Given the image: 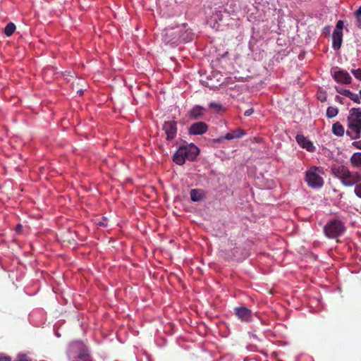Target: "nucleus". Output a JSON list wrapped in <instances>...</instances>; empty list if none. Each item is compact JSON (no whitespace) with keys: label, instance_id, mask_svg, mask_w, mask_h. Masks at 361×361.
Listing matches in <instances>:
<instances>
[{"label":"nucleus","instance_id":"f257e3e1","mask_svg":"<svg viewBox=\"0 0 361 361\" xmlns=\"http://www.w3.org/2000/svg\"><path fill=\"white\" fill-rule=\"evenodd\" d=\"M200 153L199 148L192 143L183 144L179 146L173 156V161L178 165L182 166L185 161H194Z\"/></svg>","mask_w":361,"mask_h":361},{"label":"nucleus","instance_id":"f03ea898","mask_svg":"<svg viewBox=\"0 0 361 361\" xmlns=\"http://www.w3.org/2000/svg\"><path fill=\"white\" fill-rule=\"evenodd\" d=\"M331 171L334 176L340 179L345 186H352L361 181V173L352 172L345 166L334 165L331 168Z\"/></svg>","mask_w":361,"mask_h":361},{"label":"nucleus","instance_id":"7ed1b4c3","mask_svg":"<svg viewBox=\"0 0 361 361\" xmlns=\"http://www.w3.org/2000/svg\"><path fill=\"white\" fill-rule=\"evenodd\" d=\"M348 130L346 135L352 140L361 137V108H352L347 117Z\"/></svg>","mask_w":361,"mask_h":361},{"label":"nucleus","instance_id":"20e7f679","mask_svg":"<svg viewBox=\"0 0 361 361\" xmlns=\"http://www.w3.org/2000/svg\"><path fill=\"white\" fill-rule=\"evenodd\" d=\"M66 354L69 360L73 361H81L90 357L89 350L87 346L81 341L71 342L67 348Z\"/></svg>","mask_w":361,"mask_h":361},{"label":"nucleus","instance_id":"39448f33","mask_svg":"<svg viewBox=\"0 0 361 361\" xmlns=\"http://www.w3.org/2000/svg\"><path fill=\"white\" fill-rule=\"evenodd\" d=\"M324 174V169L320 166H311L305 172V180L309 187L318 189L324 185V178L322 176Z\"/></svg>","mask_w":361,"mask_h":361},{"label":"nucleus","instance_id":"423d86ee","mask_svg":"<svg viewBox=\"0 0 361 361\" xmlns=\"http://www.w3.org/2000/svg\"><path fill=\"white\" fill-rule=\"evenodd\" d=\"M345 231V226L343 221L338 219L329 221L324 226V233L326 237L335 239L342 235Z\"/></svg>","mask_w":361,"mask_h":361},{"label":"nucleus","instance_id":"0eeeda50","mask_svg":"<svg viewBox=\"0 0 361 361\" xmlns=\"http://www.w3.org/2000/svg\"><path fill=\"white\" fill-rule=\"evenodd\" d=\"M180 29L178 26L165 28L162 32V40L166 44L172 47L177 46L180 43L179 32Z\"/></svg>","mask_w":361,"mask_h":361},{"label":"nucleus","instance_id":"6e6552de","mask_svg":"<svg viewBox=\"0 0 361 361\" xmlns=\"http://www.w3.org/2000/svg\"><path fill=\"white\" fill-rule=\"evenodd\" d=\"M331 75L338 83H341L343 85H348L351 83L352 78L346 71L336 68L331 71Z\"/></svg>","mask_w":361,"mask_h":361},{"label":"nucleus","instance_id":"1a4fd4ad","mask_svg":"<svg viewBox=\"0 0 361 361\" xmlns=\"http://www.w3.org/2000/svg\"><path fill=\"white\" fill-rule=\"evenodd\" d=\"M226 15V9L223 6H219L214 8V12L208 19V23L213 27L218 28L219 23L221 22L224 16Z\"/></svg>","mask_w":361,"mask_h":361},{"label":"nucleus","instance_id":"9d476101","mask_svg":"<svg viewBox=\"0 0 361 361\" xmlns=\"http://www.w3.org/2000/svg\"><path fill=\"white\" fill-rule=\"evenodd\" d=\"M167 140H173L177 135V123L175 121H165L163 125Z\"/></svg>","mask_w":361,"mask_h":361},{"label":"nucleus","instance_id":"9b49d317","mask_svg":"<svg viewBox=\"0 0 361 361\" xmlns=\"http://www.w3.org/2000/svg\"><path fill=\"white\" fill-rule=\"evenodd\" d=\"M235 315L243 322H250L252 320V311L246 307H238L234 308Z\"/></svg>","mask_w":361,"mask_h":361},{"label":"nucleus","instance_id":"f8f14e48","mask_svg":"<svg viewBox=\"0 0 361 361\" xmlns=\"http://www.w3.org/2000/svg\"><path fill=\"white\" fill-rule=\"evenodd\" d=\"M208 130V126L204 122H196L190 126L188 133L192 135H203Z\"/></svg>","mask_w":361,"mask_h":361},{"label":"nucleus","instance_id":"ddd939ff","mask_svg":"<svg viewBox=\"0 0 361 361\" xmlns=\"http://www.w3.org/2000/svg\"><path fill=\"white\" fill-rule=\"evenodd\" d=\"M296 141L298 144L302 148L305 149L308 152H313L315 150V147L313 145L312 142L309 140L306 137L303 135L298 134L296 135Z\"/></svg>","mask_w":361,"mask_h":361},{"label":"nucleus","instance_id":"4468645a","mask_svg":"<svg viewBox=\"0 0 361 361\" xmlns=\"http://www.w3.org/2000/svg\"><path fill=\"white\" fill-rule=\"evenodd\" d=\"M178 27L180 29L179 32L180 43L188 42L193 39L194 34L185 25H178Z\"/></svg>","mask_w":361,"mask_h":361},{"label":"nucleus","instance_id":"2eb2a0df","mask_svg":"<svg viewBox=\"0 0 361 361\" xmlns=\"http://www.w3.org/2000/svg\"><path fill=\"white\" fill-rule=\"evenodd\" d=\"M245 135V133L244 130H243L240 128H237V129H235V130H231V132L226 133L224 136H221L220 137L218 138L217 140L219 142H221L224 140H231L233 139H237V138L242 137Z\"/></svg>","mask_w":361,"mask_h":361},{"label":"nucleus","instance_id":"dca6fc26","mask_svg":"<svg viewBox=\"0 0 361 361\" xmlns=\"http://www.w3.org/2000/svg\"><path fill=\"white\" fill-rule=\"evenodd\" d=\"M206 111V109L200 105H195L188 112V115L190 118L194 120L200 119L204 112Z\"/></svg>","mask_w":361,"mask_h":361},{"label":"nucleus","instance_id":"f3484780","mask_svg":"<svg viewBox=\"0 0 361 361\" xmlns=\"http://www.w3.org/2000/svg\"><path fill=\"white\" fill-rule=\"evenodd\" d=\"M332 47L334 50H338L343 41V32H333L332 34Z\"/></svg>","mask_w":361,"mask_h":361},{"label":"nucleus","instance_id":"a211bd4d","mask_svg":"<svg viewBox=\"0 0 361 361\" xmlns=\"http://www.w3.org/2000/svg\"><path fill=\"white\" fill-rule=\"evenodd\" d=\"M350 161L351 165L355 168L361 167V152H355L354 153L350 159Z\"/></svg>","mask_w":361,"mask_h":361},{"label":"nucleus","instance_id":"6ab92c4d","mask_svg":"<svg viewBox=\"0 0 361 361\" xmlns=\"http://www.w3.org/2000/svg\"><path fill=\"white\" fill-rule=\"evenodd\" d=\"M332 132L335 135L341 137L343 135L345 130L343 126L340 123L337 122L333 125Z\"/></svg>","mask_w":361,"mask_h":361},{"label":"nucleus","instance_id":"aec40b11","mask_svg":"<svg viewBox=\"0 0 361 361\" xmlns=\"http://www.w3.org/2000/svg\"><path fill=\"white\" fill-rule=\"evenodd\" d=\"M202 198L203 195L200 190L197 189H192L190 190V199L192 202L200 201Z\"/></svg>","mask_w":361,"mask_h":361},{"label":"nucleus","instance_id":"412c9836","mask_svg":"<svg viewBox=\"0 0 361 361\" xmlns=\"http://www.w3.org/2000/svg\"><path fill=\"white\" fill-rule=\"evenodd\" d=\"M16 28V27L13 23H8L4 28L5 35L8 37L11 36L14 33Z\"/></svg>","mask_w":361,"mask_h":361},{"label":"nucleus","instance_id":"4be33fe9","mask_svg":"<svg viewBox=\"0 0 361 361\" xmlns=\"http://www.w3.org/2000/svg\"><path fill=\"white\" fill-rule=\"evenodd\" d=\"M355 25L361 30V6L355 11Z\"/></svg>","mask_w":361,"mask_h":361},{"label":"nucleus","instance_id":"5701e85b","mask_svg":"<svg viewBox=\"0 0 361 361\" xmlns=\"http://www.w3.org/2000/svg\"><path fill=\"white\" fill-rule=\"evenodd\" d=\"M209 107L215 113H219L224 111V107L220 103L212 102L209 104Z\"/></svg>","mask_w":361,"mask_h":361},{"label":"nucleus","instance_id":"b1692460","mask_svg":"<svg viewBox=\"0 0 361 361\" xmlns=\"http://www.w3.org/2000/svg\"><path fill=\"white\" fill-rule=\"evenodd\" d=\"M338 113V109L336 107L329 106L326 110V116L329 118L335 117Z\"/></svg>","mask_w":361,"mask_h":361},{"label":"nucleus","instance_id":"393cba45","mask_svg":"<svg viewBox=\"0 0 361 361\" xmlns=\"http://www.w3.org/2000/svg\"><path fill=\"white\" fill-rule=\"evenodd\" d=\"M348 98H350L352 101H353L356 104H360L361 99L360 97V94H355L352 92H350Z\"/></svg>","mask_w":361,"mask_h":361},{"label":"nucleus","instance_id":"a878e982","mask_svg":"<svg viewBox=\"0 0 361 361\" xmlns=\"http://www.w3.org/2000/svg\"><path fill=\"white\" fill-rule=\"evenodd\" d=\"M335 89L338 93L346 97H348L350 91L349 90L343 89L341 87L336 86Z\"/></svg>","mask_w":361,"mask_h":361},{"label":"nucleus","instance_id":"bb28decb","mask_svg":"<svg viewBox=\"0 0 361 361\" xmlns=\"http://www.w3.org/2000/svg\"><path fill=\"white\" fill-rule=\"evenodd\" d=\"M351 73L356 79L361 81V69L360 68L352 69Z\"/></svg>","mask_w":361,"mask_h":361},{"label":"nucleus","instance_id":"cd10ccee","mask_svg":"<svg viewBox=\"0 0 361 361\" xmlns=\"http://www.w3.org/2000/svg\"><path fill=\"white\" fill-rule=\"evenodd\" d=\"M343 27V22L341 20H339L336 25V28L334 32H342V29Z\"/></svg>","mask_w":361,"mask_h":361},{"label":"nucleus","instance_id":"c85d7f7f","mask_svg":"<svg viewBox=\"0 0 361 361\" xmlns=\"http://www.w3.org/2000/svg\"><path fill=\"white\" fill-rule=\"evenodd\" d=\"M354 192L357 197L361 198V183L356 185Z\"/></svg>","mask_w":361,"mask_h":361},{"label":"nucleus","instance_id":"c756f323","mask_svg":"<svg viewBox=\"0 0 361 361\" xmlns=\"http://www.w3.org/2000/svg\"><path fill=\"white\" fill-rule=\"evenodd\" d=\"M317 97L321 102H324L326 99V93L322 92V91H319L317 93Z\"/></svg>","mask_w":361,"mask_h":361},{"label":"nucleus","instance_id":"7c9ffc66","mask_svg":"<svg viewBox=\"0 0 361 361\" xmlns=\"http://www.w3.org/2000/svg\"><path fill=\"white\" fill-rule=\"evenodd\" d=\"M0 361H11V358L4 354H0Z\"/></svg>","mask_w":361,"mask_h":361},{"label":"nucleus","instance_id":"2f4dec72","mask_svg":"<svg viewBox=\"0 0 361 361\" xmlns=\"http://www.w3.org/2000/svg\"><path fill=\"white\" fill-rule=\"evenodd\" d=\"M15 361H30L28 357L25 355H20L18 357V359Z\"/></svg>","mask_w":361,"mask_h":361},{"label":"nucleus","instance_id":"473e14b6","mask_svg":"<svg viewBox=\"0 0 361 361\" xmlns=\"http://www.w3.org/2000/svg\"><path fill=\"white\" fill-rule=\"evenodd\" d=\"M352 145L355 148L361 149V140L354 141Z\"/></svg>","mask_w":361,"mask_h":361},{"label":"nucleus","instance_id":"72a5a7b5","mask_svg":"<svg viewBox=\"0 0 361 361\" xmlns=\"http://www.w3.org/2000/svg\"><path fill=\"white\" fill-rule=\"evenodd\" d=\"M97 224L99 226L106 227L108 226L107 225V219L106 218H104L103 220L102 221H99Z\"/></svg>","mask_w":361,"mask_h":361},{"label":"nucleus","instance_id":"f704fd0d","mask_svg":"<svg viewBox=\"0 0 361 361\" xmlns=\"http://www.w3.org/2000/svg\"><path fill=\"white\" fill-rule=\"evenodd\" d=\"M254 112V110L252 108H250L247 110H246L244 113L245 116H250L252 113Z\"/></svg>","mask_w":361,"mask_h":361},{"label":"nucleus","instance_id":"c9c22d12","mask_svg":"<svg viewBox=\"0 0 361 361\" xmlns=\"http://www.w3.org/2000/svg\"><path fill=\"white\" fill-rule=\"evenodd\" d=\"M335 101L337 102H339L341 104H343V98L341 97V96L339 95H336L335 97Z\"/></svg>","mask_w":361,"mask_h":361}]
</instances>
